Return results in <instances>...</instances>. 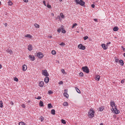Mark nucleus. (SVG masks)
I'll return each mask as SVG.
<instances>
[{
  "mask_svg": "<svg viewBox=\"0 0 125 125\" xmlns=\"http://www.w3.org/2000/svg\"><path fill=\"white\" fill-rule=\"evenodd\" d=\"M6 52H7L9 53L10 54H13V52L12 51L10 50V49H8L7 50H6Z\"/></svg>",
  "mask_w": 125,
  "mask_h": 125,
  "instance_id": "13",
  "label": "nucleus"
},
{
  "mask_svg": "<svg viewBox=\"0 0 125 125\" xmlns=\"http://www.w3.org/2000/svg\"><path fill=\"white\" fill-rule=\"evenodd\" d=\"M121 49H122L123 51L124 52H125V48H124L123 46H122L121 47Z\"/></svg>",
  "mask_w": 125,
  "mask_h": 125,
  "instance_id": "40",
  "label": "nucleus"
},
{
  "mask_svg": "<svg viewBox=\"0 0 125 125\" xmlns=\"http://www.w3.org/2000/svg\"><path fill=\"white\" fill-rule=\"evenodd\" d=\"M14 80L16 81H18V79L16 77H14Z\"/></svg>",
  "mask_w": 125,
  "mask_h": 125,
  "instance_id": "39",
  "label": "nucleus"
},
{
  "mask_svg": "<svg viewBox=\"0 0 125 125\" xmlns=\"http://www.w3.org/2000/svg\"><path fill=\"white\" fill-rule=\"evenodd\" d=\"M75 2L77 4H79L82 6H83L85 2L82 0H75Z\"/></svg>",
  "mask_w": 125,
  "mask_h": 125,
  "instance_id": "2",
  "label": "nucleus"
},
{
  "mask_svg": "<svg viewBox=\"0 0 125 125\" xmlns=\"http://www.w3.org/2000/svg\"><path fill=\"white\" fill-rule=\"evenodd\" d=\"M63 26H61V30H62V33H65L66 32V31L63 28Z\"/></svg>",
  "mask_w": 125,
  "mask_h": 125,
  "instance_id": "16",
  "label": "nucleus"
},
{
  "mask_svg": "<svg viewBox=\"0 0 125 125\" xmlns=\"http://www.w3.org/2000/svg\"><path fill=\"white\" fill-rule=\"evenodd\" d=\"M113 110H114L115 114H117L119 113V111L118 110L115 106V108H113Z\"/></svg>",
  "mask_w": 125,
  "mask_h": 125,
  "instance_id": "7",
  "label": "nucleus"
},
{
  "mask_svg": "<svg viewBox=\"0 0 125 125\" xmlns=\"http://www.w3.org/2000/svg\"><path fill=\"white\" fill-rule=\"evenodd\" d=\"M95 5L94 4H93L91 5V7L93 8H94Z\"/></svg>",
  "mask_w": 125,
  "mask_h": 125,
  "instance_id": "48",
  "label": "nucleus"
},
{
  "mask_svg": "<svg viewBox=\"0 0 125 125\" xmlns=\"http://www.w3.org/2000/svg\"><path fill=\"white\" fill-rule=\"evenodd\" d=\"M34 26L36 28H39V25L37 24H34Z\"/></svg>",
  "mask_w": 125,
  "mask_h": 125,
  "instance_id": "33",
  "label": "nucleus"
},
{
  "mask_svg": "<svg viewBox=\"0 0 125 125\" xmlns=\"http://www.w3.org/2000/svg\"><path fill=\"white\" fill-rule=\"evenodd\" d=\"M102 46L104 49L106 50L107 48L106 46H105V45L104 44H102Z\"/></svg>",
  "mask_w": 125,
  "mask_h": 125,
  "instance_id": "15",
  "label": "nucleus"
},
{
  "mask_svg": "<svg viewBox=\"0 0 125 125\" xmlns=\"http://www.w3.org/2000/svg\"><path fill=\"white\" fill-rule=\"evenodd\" d=\"M100 77L99 75H98L96 76V80H97L99 81V79H100Z\"/></svg>",
  "mask_w": 125,
  "mask_h": 125,
  "instance_id": "31",
  "label": "nucleus"
},
{
  "mask_svg": "<svg viewBox=\"0 0 125 125\" xmlns=\"http://www.w3.org/2000/svg\"><path fill=\"white\" fill-rule=\"evenodd\" d=\"M52 53L53 55H55L56 54V52L55 51L52 50Z\"/></svg>",
  "mask_w": 125,
  "mask_h": 125,
  "instance_id": "32",
  "label": "nucleus"
},
{
  "mask_svg": "<svg viewBox=\"0 0 125 125\" xmlns=\"http://www.w3.org/2000/svg\"><path fill=\"white\" fill-rule=\"evenodd\" d=\"M52 16H53L54 15V14L53 13H52Z\"/></svg>",
  "mask_w": 125,
  "mask_h": 125,
  "instance_id": "62",
  "label": "nucleus"
},
{
  "mask_svg": "<svg viewBox=\"0 0 125 125\" xmlns=\"http://www.w3.org/2000/svg\"><path fill=\"white\" fill-rule=\"evenodd\" d=\"M48 93L49 94H52L53 93V92L51 90H50L48 91Z\"/></svg>",
  "mask_w": 125,
  "mask_h": 125,
  "instance_id": "35",
  "label": "nucleus"
},
{
  "mask_svg": "<svg viewBox=\"0 0 125 125\" xmlns=\"http://www.w3.org/2000/svg\"><path fill=\"white\" fill-rule=\"evenodd\" d=\"M124 56L125 57V52L124 54Z\"/></svg>",
  "mask_w": 125,
  "mask_h": 125,
  "instance_id": "63",
  "label": "nucleus"
},
{
  "mask_svg": "<svg viewBox=\"0 0 125 125\" xmlns=\"http://www.w3.org/2000/svg\"><path fill=\"white\" fill-rule=\"evenodd\" d=\"M79 75L83 77V74L82 72H81L79 73Z\"/></svg>",
  "mask_w": 125,
  "mask_h": 125,
  "instance_id": "37",
  "label": "nucleus"
},
{
  "mask_svg": "<svg viewBox=\"0 0 125 125\" xmlns=\"http://www.w3.org/2000/svg\"><path fill=\"white\" fill-rule=\"evenodd\" d=\"M42 74L46 77L49 76L48 73L47 72V71L45 69L42 70Z\"/></svg>",
  "mask_w": 125,
  "mask_h": 125,
  "instance_id": "4",
  "label": "nucleus"
},
{
  "mask_svg": "<svg viewBox=\"0 0 125 125\" xmlns=\"http://www.w3.org/2000/svg\"><path fill=\"white\" fill-rule=\"evenodd\" d=\"M2 66L1 65V64H0V69L1 68Z\"/></svg>",
  "mask_w": 125,
  "mask_h": 125,
  "instance_id": "60",
  "label": "nucleus"
},
{
  "mask_svg": "<svg viewBox=\"0 0 125 125\" xmlns=\"http://www.w3.org/2000/svg\"><path fill=\"white\" fill-rule=\"evenodd\" d=\"M49 81V78L48 77H45L44 78V81L46 83H48Z\"/></svg>",
  "mask_w": 125,
  "mask_h": 125,
  "instance_id": "12",
  "label": "nucleus"
},
{
  "mask_svg": "<svg viewBox=\"0 0 125 125\" xmlns=\"http://www.w3.org/2000/svg\"><path fill=\"white\" fill-rule=\"evenodd\" d=\"M48 108H50L52 107V105L51 104H49L48 105Z\"/></svg>",
  "mask_w": 125,
  "mask_h": 125,
  "instance_id": "23",
  "label": "nucleus"
},
{
  "mask_svg": "<svg viewBox=\"0 0 125 125\" xmlns=\"http://www.w3.org/2000/svg\"><path fill=\"white\" fill-rule=\"evenodd\" d=\"M75 89L76 90V91L78 93H81L80 91L79 90V89L77 87H75Z\"/></svg>",
  "mask_w": 125,
  "mask_h": 125,
  "instance_id": "22",
  "label": "nucleus"
},
{
  "mask_svg": "<svg viewBox=\"0 0 125 125\" xmlns=\"http://www.w3.org/2000/svg\"><path fill=\"white\" fill-rule=\"evenodd\" d=\"M82 69L83 72L86 73H88L89 72V70L87 66L82 67Z\"/></svg>",
  "mask_w": 125,
  "mask_h": 125,
  "instance_id": "3",
  "label": "nucleus"
},
{
  "mask_svg": "<svg viewBox=\"0 0 125 125\" xmlns=\"http://www.w3.org/2000/svg\"><path fill=\"white\" fill-rule=\"evenodd\" d=\"M37 56L39 58H41L43 57V55L41 52H39L37 54Z\"/></svg>",
  "mask_w": 125,
  "mask_h": 125,
  "instance_id": "6",
  "label": "nucleus"
},
{
  "mask_svg": "<svg viewBox=\"0 0 125 125\" xmlns=\"http://www.w3.org/2000/svg\"><path fill=\"white\" fill-rule=\"evenodd\" d=\"M77 25V23H75L73 25L72 28H73L75 26H76Z\"/></svg>",
  "mask_w": 125,
  "mask_h": 125,
  "instance_id": "34",
  "label": "nucleus"
},
{
  "mask_svg": "<svg viewBox=\"0 0 125 125\" xmlns=\"http://www.w3.org/2000/svg\"><path fill=\"white\" fill-rule=\"evenodd\" d=\"M44 118L42 116H41L40 118V120H41V122H42L44 120Z\"/></svg>",
  "mask_w": 125,
  "mask_h": 125,
  "instance_id": "28",
  "label": "nucleus"
},
{
  "mask_svg": "<svg viewBox=\"0 0 125 125\" xmlns=\"http://www.w3.org/2000/svg\"><path fill=\"white\" fill-rule=\"evenodd\" d=\"M59 0L60 1H62V0Z\"/></svg>",
  "mask_w": 125,
  "mask_h": 125,
  "instance_id": "64",
  "label": "nucleus"
},
{
  "mask_svg": "<svg viewBox=\"0 0 125 125\" xmlns=\"http://www.w3.org/2000/svg\"><path fill=\"white\" fill-rule=\"evenodd\" d=\"M23 1L25 2H27L28 1V0H23Z\"/></svg>",
  "mask_w": 125,
  "mask_h": 125,
  "instance_id": "52",
  "label": "nucleus"
},
{
  "mask_svg": "<svg viewBox=\"0 0 125 125\" xmlns=\"http://www.w3.org/2000/svg\"><path fill=\"white\" fill-rule=\"evenodd\" d=\"M39 105L40 106H43V102L41 101L39 103Z\"/></svg>",
  "mask_w": 125,
  "mask_h": 125,
  "instance_id": "20",
  "label": "nucleus"
},
{
  "mask_svg": "<svg viewBox=\"0 0 125 125\" xmlns=\"http://www.w3.org/2000/svg\"><path fill=\"white\" fill-rule=\"evenodd\" d=\"M43 2L45 6H46V4H45V1H43Z\"/></svg>",
  "mask_w": 125,
  "mask_h": 125,
  "instance_id": "51",
  "label": "nucleus"
},
{
  "mask_svg": "<svg viewBox=\"0 0 125 125\" xmlns=\"http://www.w3.org/2000/svg\"><path fill=\"white\" fill-rule=\"evenodd\" d=\"M3 103L2 102V101H0V107H3Z\"/></svg>",
  "mask_w": 125,
  "mask_h": 125,
  "instance_id": "29",
  "label": "nucleus"
},
{
  "mask_svg": "<svg viewBox=\"0 0 125 125\" xmlns=\"http://www.w3.org/2000/svg\"><path fill=\"white\" fill-rule=\"evenodd\" d=\"M63 82L62 81H61L59 82V83L60 84H63Z\"/></svg>",
  "mask_w": 125,
  "mask_h": 125,
  "instance_id": "49",
  "label": "nucleus"
},
{
  "mask_svg": "<svg viewBox=\"0 0 125 125\" xmlns=\"http://www.w3.org/2000/svg\"><path fill=\"white\" fill-rule=\"evenodd\" d=\"M32 46L30 44L28 46V49L29 51H31L32 50Z\"/></svg>",
  "mask_w": 125,
  "mask_h": 125,
  "instance_id": "9",
  "label": "nucleus"
},
{
  "mask_svg": "<svg viewBox=\"0 0 125 125\" xmlns=\"http://www.w3.org/2000/svg\"><path fill=\"white\" fill-rule=\"evenodd\" d=\"M25 124L23 122H20L19 123V125H25Z\"/></svg>",
  "mask_w": 125,
  "mask_h": 125,
  "instance_id": "25",
  "label": "nucleus"
},
{
  "mask_svg": "<svg viewBox=\"0 0 125 125\" xmlns=\"http://www.w3.org/2000/svg\"><path fill=\"white\" fill-rule=\"evenodd\" d=\"M119 62L121 65L123 66V65L124 63L123 60H120L119 61Z\"/></svg>",
  "mask_w": 125,
  "mask_h": 125,
  "instance_id": "17",
  "label": "nucleus"
},
{
  "mask_svg": "<svg viewBox=\"0 0 125 125\" xmlns=\"http://www.w3.org/2000/svg\"><path fill=\"white\" fill-rule=\"evenodd\" d=\"M119 61V59H118L115 58V61L116 62H117Z\"/></svg>",
  "mask_w": 125,
  "mask_h": 125,
  "instance_id": "44",
  "label": "nucleus"
},
{
  "mask_svg": "<svg viewBox=\"0 0 125 125\" xmlns=\"http://www.w3.org/2000/svg\"><path fill=\"white\" fill-rule=\"evenodd\" d=\"M118 29V28L117 27H115L113 28V30L115 31H117Z\"/></svg>",
  "mask_w": 125,
  "mask_h": 125,
  "instance_id": "21",
  "label": "nucleus"
},
{
  "mask_svg": "<svg viewBox=\"0 0 125 125\" xmlns=\"http://www.w3.org/2000/svg\"><path fill=\"white\" fill-rule=\"evenodd\" d=\"M88 36H86L84 37L83 38V39L84 40H86V39H88Z\"/></svg>",
  "mask_w": 125,
  "mask_h": 125,
  "instance_id": "36",
  "label": "nucleus"
},
{
  "mask_svg": "<svg viewBox=\"0 0 125 125\" xmlns=\"http://www.w3.org/2000/svg\"><path fill=\"white\" fill-rule=\"evenodd\" d=\"M94 112L93 109L91 108L88 112V115L90 118H92L94 115Z\"/></svg>",
  "mask_w": 125,
  "mask_h": 125,
  "instance_id": "1",
  "label": "nucleus"
},
{
  "mask_svg": "<svg viewBox=\"0 0 125 125\" xmlns=\"http://www.w3.org/2000/svg\"><path fill=\"white\" fill-rule=\"evenodd\" d=\"M25 37H29V38H32V36L29 34H27L26 35H25Z\"/></svg>",
  "mask_w": 125,
  "mask_h": 125,
  "instance_id": "24",
  "label": "nucleus"
},
{
  "mask_svg": "<svg viewBox=\"0 0 125 125\" xmlns=\"http://www.w3.org/2000/svg\"><path fill=\"white\" fill-rule=\"evenodd\" d=\"M12 3L10 1L9 2H8V4L9 5H12Z\"/></svg>",
  "mask_w": 125,
  "mask_h": 125,
  "instance_id": "38",
  "label": "nucleus"
},
{
  "mask_svg": "<svg viewBox=\"0 0 125 125\" xmlns=\"http://www.w3.org/2000/svg\"><path fill=\"white\" fill-rule=\"evenodd\" d=\"M52 36L51 35L49 36H48V38H52Z\"/></svg>",
  "mask_w": 125,
  "mask_h": 125,
  "instance_id": "55",
  "label": "nucleus"
},
{
  "mask_svg": "<svg viewBox=\"0 0 125 125\" xmlns=\"http://www.w3.org/2000/svg\"><path fill=\"white\" fill-rule=\"evenodd\" d=\"M22 69L23 71H26L27 69V66L25 64L23 65L22 66Z\"/></svg>",
  "mask_w": 125,
  "mask_h": 125,
  "instance_id": "11",
  "label": "nucleus"
},
{
  "mask_svg": "<svg viewBox=\"0 0 125 125\" xmlns=\"http://www.w3.org/2000/svg\"><path fill=\"white\" fill-rule=\"evenodd\" d=\"M68 104V103L67 102H64L63 103V105L64 106H67Z\"/></svg>",
  "mask_w": 125,
  "mask_h": 125,
  "instance_id": "26",
  "label": "nucleus"
},
{
  "mask_svg": "<svg viewBox=\"0 0 125 125\" xmlns=\"http://www.w3.org/2000/svg\"><path fill=\"white\" fill-rule=\"evenodd\" d=\"M47 7L49 8H51V5L48 4L47 5Z\"/></svg>",
  "mask_w": 125,
  "mask_h": 125,
  "instance_id": "43",
  "label": "nucleus"
},
{
  "mask_svg": "<svg viewBox=\"0 0 125 125\" xmlns=\"http://www.w3.org/2000/svg\"><path fill=\"white\" fill-rule=\"evenodd\" d=\"M29 58L32 61H33L35 60V57L33 55H30L29 56Z\"/></svg>",
  "mask_w": 125,
  "mask_h": 125,
  "instance_id": "8",
  "label": "nucleus"
},
{
  "mask_svg": "<svg viewBox=\"0 0 125 125\" xmlns=\"http://www.w3.org/2000/svg\"><path fill=\"white\" fill-rule=\"evenodd\" d=\"M94 20L95 21H96L97 22V19H94Z\"/></svg>",
  "mask_w": 125,
  "mask_h": 125,
  "instance_id": "54",
  "label": "nucleus"
},
{
  "mask_svg": "<svg viewBox=\"0 0 125 125\" xmlns=\"http://www.w3.org/2000/svg\"><path fill=\"white\" fill-rule=\"evenodd\" d=\"M5 26H6L7 25V23H5Z\"/></svg>",
  "mask_w": 125,
  "mask_h": 125,
  "instance_id": "59",
  "label": "nucleus"
},
{
  "mask_svg": "<svg viewBox=\"0 0 125 125\" xmlns=\"http://www.w3.org/2000/svg\"><path fill=\"white\" fill-rule=\"evenodd\" d=\"M22 106L23 108H25V105L24 104H23L21 105Z\"/></svg>",
  "mask_w": 125,
  "mask_h": 125,
  "instance_id": "47",
  "label": "nucleus"
},
{
  "mask_svg": "<svg viewBox=\"0 0 125 125\" xmlns=\"http://www.w3.org/2000/svg\"><path fill=\"white\" fill-rule=\"evenodd\" d=\"M61 72L63 74H64V73H65L64 70L63 69H62Z\"/></svg>",
  "mask_w": 125,
  "mask_h": 125,
  "instance_id": "45",
  "label": "nucleus"
},
{
  "mask_svg": "<svg viewBox=\"0 0 125 125\" xmlns=\"http://www.w3.org/2000/svg\"><path fill=\"white\" fill-rule=\"evenodd\" d=\"M104 109V108L103 107H101L99 108V110L100 111H103Z\"/></svg>",
  "mask_w": 125,
  "mask_h": 125,
  "instance_id": "27",
  "label": "nucleus"
},
{
  "mask_svg": "<svg viewBox=\"0 0 125 125\" xmlns=\"http://www.w3.org/2000/svg\"><path fill=\"white\" fill-rule=\"evenodd\" d=\"M62 123L63 124H65L66 123L65 121L63 119L61 120Z\"/></svg>",
  "mask_w": 125,
  "mask_h": 125,
  "instance_id": "30",
  "label": "nucleus"
},
{
  "mask_svg": "<svg viewBox=\"0 0 125 125\" xmlns=\"http://www.w3.org/2000/svg\"><path fill=\"white\" fill-rule=\"evenodd\" d=\"M64 16L62 14L61 16V17L62 18H64Z\"/></svg>",
  "mask_w": 125,
  "mask_h": 125,
  "instance_id": "53",
  "label": "nucleus"
},
{
  "mask_svg": "<svg viewBox=\"0 0 125 125\" xmlns=\"http://www.w3.org/2000/svg\"><path fill=\"white\" fill-rule=\"evenodd\" d=\"M10 104L12 105H13V102H11Z\"/></svg>",
  "mask_w": 125,
  "mask_h": 125,
  "instance_id": "57",
  "label": "nucleus"
},
{
  "mask_svg": "<svg viewBox=\"0 0 125 125\" xmlns=\"http://www.w3.org/2000/svg\"><path fill=\"white\" fill-rule=\"evenodd\" d=\"M41 97L40 96H38L37 98H36L38 99H41Z\"/></svg>",
  "mask_w": 125,
  "mask_h": 125,
  "instance_id": "46",
  "label": "nucleus"
},
{
  "mask_svg": "<svg viewBox=\"0 0 125 125\" xmlns=\"http://www.w3.org/2000/svg\"><path fill=\"white\" fill-rule=\"evenodd\" d=\"M61 28H59L57 30V31L58 32L60 33V32L61 31Z\"/></svg>",
  "mask_w": 125,
  "mask_h": 125,
  "instance_id": "41",
  "label": "nucleus"
},
{
  "mask_svg": "<svg viewBox=\"0 0 125 125\" xmlns=\"http://www.w3.org/2000/svg\"><path fill=\"white\" fill-rule=\"evenodd\" d=\"M43 83L44 82L43 81L40 82L39 84V86L41 87H43L44 84Z\"/></svg>",
  "mask_w": 125,
  "mask_h": 125,
  "instance_id": "14",
  "label": "nucleus"
},
{
  "mask_svg": "<svg viewBox=\"0 0 125 125\" xmlns=\"http://www.w3.org/2000/svg\"><path fill=\"white\" fill-rule=\"evenodd\" d=\"M78 47L79 49L82 50L85 49V46L83 45L82 44H80L78 45Z\"/></svg>",
  "mask_w": 125,
  "mask_h": 125,
  "instance_id": "5",
  "label": "nucleus"
},
{
  "mask_svg": "<svg viewBox=\"0 0 125 125\" xmlns=\"http://www.w3.org/2000/svg\"><path fill=\"white\" fill-rule=\"evenodd\" d=\"M60 45H65V44L63 42H62L60 44Z\"/></svg>",
  "mask_w": 125,
  "mask_h": 125,
  "instance_id": "42",
  "label": "nucleus"
},
{
  "mask_svg": "<svg viewBox=\"0 0 125 125\" xmlns=\"http://www.w3.org/2000/svg\"><path fill=\"white\" fill-rule=\"evenodd\" d=\"M100 125H103V124L102 123H100Z\"/></svg>",
  "mask_w": 125,
  "mask_h": 125,
  "instance_id": "61",
  "label": "nucleus"
},
{
  "mask_svg": "<svg viewBox=\"0 0 125 125\" xmlns=\"http://www.w3.org/2000/svg\"><path fill=\"white\" fill-rule=\"evenodd\" d=\"M110 43H111L110 42H108L107 43V45H108L109 44H110Z\"/></svg>",
  "mask_w": 125,
  "mask_h": 125,
  "instance_id": "58",
  "label": "nucleus"
},
{
  "mask_svg": "<svg viewBox=\"0 0 125 125\" xmlns=\"http://www.w3.org/2000/svg\"><path fill=\"white\" fill-rule=\"evenodd\" d=\"M63 95L66 98H68L69 96V95L68 94L66 93H64L63 94Z\"/></svg>",
  "mask_w": 125,
  "mask_h": 125,
  "instance_id": "19",
  "label": "nucleus"
},
{
  "mask_svg": "<svg viewBox=\"0 0 125 125\" xmlns=\"http://www.w3.org/2000/svg\"><path fill=\"white\" fill-rule=\"evenodd\" d=\"M64 92H67V90L66 89H65L64 90Z\"/></svg>",
  "mask_w": 125,
  "mask_h": 125,
  "instance_id": "56",
  "label": "nucleus"
},
{
  "mask_svg": "<svg viewBox=\"0 0 125 125\" xmlns=\"http://www.w3.org/2000/svg\"><path fill=\"white\" fill-rule=\"evenodd\" d=\"M124 80H121V83H124Z\"/></svg>",
  "mask_w": 125,
  "mask_h": 125,
  "instance_id": "50",
  "label": "nucleus"
},
{
  "mask_svg": "<svg viewBox=\"0 0 125 125\" xmlns=\"http://www.w3.org/2000/svg\"><path fill=\"white\" fill-rule=\"evenodd\" d=\"M55 111L54 109H52L51 111V113L52 114L54 115L55 114Z\"/></svg>",
  "mask_w": 125,
  "mask_h": 125,
  "instance_id": "18",
  "label": "nucleus"
},
{
  "mask_svg": "<svg viewBox=\"0 0 125 125\" xmlns=\"http://www.w3.org/2000/svg\"><path fill=\"white\" fill-rule=\"evenodd\" d=\"M111 105L112 108H113L114 106H115V103L112 100L111 101Z\"/></svg>",
  "mask_w": 125,
  "mask_h": 125,
  "instance_id": "10",
  "label": "nucleus"
}]
</instances>
